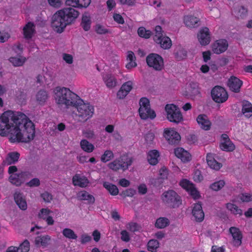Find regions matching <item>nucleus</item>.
<instances>
[{
    "label": "nucleus",
    "instance_id": "1",
    "mask_svg": "<svg viewBox=\"0 0 252 252\" xmlns=\"http://www.w3.org/2000/svg\"><path fill=\"white\" fill-rule=\"evenodd\" d=\"M0 135H9L11 142L27 143L35 136L34 125L23 113L8 110L0 117Z\"/></svg>",
    "mask_w": 252,
    "mask_h": 252
},
{
    "label": "nucleus",
    "instance_id": "2",
    "mask_svg": "<svg viewBox=\"0 0 252 252\" xmlns=\"http://www.w3.org/2000/svg\"><path fill=\"white\" fill-rule=\"evenodd\" d=\"M79 12L72 7H65L58 10L52 16L51 26L58 33L63 32L67 25L73 23Z\"/></svg>",
    "mask_w": 252,
    "mask_h": 252
},
{
    "label": "nucleus",
    "instance_id": "3",
    "mask_svg": "<svg viewBox=\"0 0 252 252\" xmlns=\"http://www.w3.org/2000/svg\"><path fill=\"white\" fill-rule=\"evenodd\" d=\"M54 97L57 104L60 107L74 106L79 97L69 89L57 87L54 90Z\"/></svg>",
    "mask_w": 252,
    "mask_h": 252
},
{
    "label": "nucleus",
    "instance_id": "4",
    "mask_svg": "<svg viewBox=\"0 0 252 252\" xmlns=\"http://www.w3.org/2000/svg\"><path fill=\"white\" fill-rule=\"evenodd\" d=\"M74 107L77 110V115L80 121L86 122L94 114V107L90 103L84 102L80 98Z\"/></svg>",
    "mask_w": 252,
    "mask_h": 252
},
{
    "label": "nucleus",
    "instance_id": "5",
    "mask_svg": "<svg viewBox=\"0 0 252 252\" xmlns=\"http://www.w3.org/2000/svg\"><path fill=\"white\" fill-rule=\"evenodd\" d=\"M8 173L10 174V182L16 186H19L26 180L31 176V173L28 171H18L15 166H10L8 168Z\"/></svg>",
    "mask_w": 252,
    "mask_h": 252
},
{
    "label": "nucleus",
    "instance_id": "6",
    "mask_svg": "<svg viewBox=\"0 0 252 252\" xmlns=\"http://www.w3.org/2000/svg\"><path fill=\"white\" fill-rule=\"evenodd\" d=\"M138 110L140 118L143 120L154 119L156 117L155 112L151 108L149 100L146 97L141 98L139 102Z\"/></svg>",
    "mask_w": 252,
    "mask_h": 252
},
{
    "label": "nucleus",
    "instance_id": "7",
    "mask_svg": "<svg viewBox=\"0 0 252 252\" xmlns=\"http://www.w3.org/2000/svg\"><path fill=\"white\" fill-rule=\"evenodd\" d=\"M166 118L170 122L178 124L183 120V115L179 108L173 104H167L165 107Z\"/></svg>",
    "mask_w": 252,
    "mask_h": 252
},
{
    "label": "nucleus",
    "instance_id": "8",
    "mask_svg": "<svg viewBox=\"0 0 252 252\" xmlns=\"http://www.w3.org/2000/svg\"><path fill=\"white\" fill-rule=\"evenodd\" d=\"M161 198L164 203L171 207H178L181 204L180 197L173 190L164 192Z\"/></svg>",
    "mask_w": 252,
    "mask_h": 252
},
{
    "label": "nucleus",
    "instance_id": "9",
    "mask_svg": "<svg viewBox=\"0 0 252 252\" xmlns=\"http://www.w3.org/2000/svg\"><path fill=\"white\" fill-rule=\"evenodd\" d=\"M146 62L149 67L157 71H160L164 67L163 59L157 54H149L146 58Z\"/></svg>",
    "mask_w": 252,
    "mask_h": 252
},
{
    "label": "nucleus",
    "instance_id": "10",
    "mask_svg": "<svg viewBox=\"0 0 252 252\" xmlns=\"http://www.w3.org/2000/svg\"><path fill=\"white\" fill-rule=\"evenodd\" d=\"M211 96L213 100L219 103H223L228 99V94L226 90L219 86L215 87L212 90Z\"/></svg>",
    "mask_w": 252,
    "mask_h": 252
},
{
    "label": "nucleus",
    "instance_id": "11",
    "mask_svg": "<svg viewBox=\"0 0 252 252\" xmlns=\"http://www.w3.org/2000/svg\"><path fill=\"white\" fill-rule=\"evenodd\" d=\"M163 136L170 145L177 144L181 140V136L174 128L168 127L164 129Z\"/></svg>",
    "mask_w": 252,
    "mask_h": 252
},
{
    "label": "nucleus",
    "instance_id": "12",
    "mask_svg": "<svg viewBox=\"0 0 252 252\" xmlns=\"http://www.w3.org/2000/svg\"><path fill=\"white\" fill-rule=\"evenodd\" d=\"M132 161L131 158H122L121 160L116 159L108 164V167L114 170L117 171L120 169L125 170L131 164Z\"/></svg>",
    "mask_w": 252,
    "mask_h": 252
},
{
    "label": "nucleus",
    "instance_id": "13",
    "mask_svg": "<svg viewBox=\"0 0 252 252\" xmlns=\"http://www.w3.org/2000/svg\"><path fill=\"white\" fill-rule=\"evenodd\" d=\"M197 37L201 45H208L211 40V35L209 29L207 27L200 29L197 34Z\"/></svg>",
    "mask_w": 252,
    "mask_h": 252
},
{
    "label": "nucleus",
    "instance_id": "14",
    "mask_svg": "<svg viewBox=\"0 0 252 252\" xmlns=\"http://www.w3.org/2000/svg\"><path fill=\"white\" fill-rule=\"evenodd\" d=\"M228 42L226 39H220L217 40L211 45L213 52L216 54L224 53L227 49Z\"/></svg>",
    "mask_w": 252,
    "mask_h": 252
},
{
    "label": "nucleus",
    "instance_id": "15",
    "mask_svg": "<svg viewBox=\"0 0 252 252\" xmlns=\"http://www.w3.org/2000/svg\"><path fill=\"white\" fill-rule=\"evenodd\" d=\"M102 77L103 81L107 88L112 89L117 86V79L114 74L107 72L104 73Z\"/></svg>",
    "mask_w": 252,
    "mask_h": 252
},
{
    "label": "nucleus",
    "instance_id": "16",
    "mask_svg": "<svg viewBox=\"0 0 252 252\" xmlns=\"http://www.w3.org/2000/svg\"><path fill=\"white\" fill-rule=\"evenodd\" d=\"M134 82L132 81H128L122 85L120 90L117 93V97L119 99L124 98L131 91L133 88Z\"/></svg>",
    "mask_w": 252,
    "mask_h": 252
},
{
    "label": "nucleus",
    "instance_id": "17",
    "mask_svg": "<svg viewBox=\"0 0 252 252\" xmlns=\"http://www.w3.org/2000/svg\"><path fill=\"white\" fill-rule=\"evenodd\" d=\"M220 147L222 150L227 152L232 151L235 148V145L226 134H222Z\"/></svg>",
    "mask_w": 252,
    "mask_h": 252
},
{
    "label": "nucleus",
    "instance_id": "18",
    "mask_svg": "<svg viewBox=\"0 0 252 252\" xmlns=\"http://www.w3.org/2000/svg\"><path fill=\"white\" fill-rule=\"evenodd\" d=\"M174 154L176 157L180 159L184 163L189 162L192 158L191 154L183 148H177L174 150Z\"/></svg>",
    "mask_w": 252,
    "mask_h": 252
},
{
    "label": "nucleus",
    "instance_id": "19",
    "mask_svg": "<svg viewBox=\"0 0 252 252\" xmlns=\"http://www.w3.org/2000/svg\"><path fill=\"white\" fill-rule=\"evenodd\" d=\"M192 214L197 221L201 222L204 218V213L200 202L195 203L192 206Z\"/></svg>",
    "mask_w": 252,
    "mask_h": 252
},
{
    "label": "nucleus",
    "instance_id": "20",
    "mask_svg": "<svg viewBox=\"0 0 252 252\" xmlns=\"http://www.w3.org/2000/svg\"><path fill=\"white\" fill-rule=\"evenodd\" d=\"M229 231L233 238V244L236 247L240 246L242 243V234L239 229L236 227H231Z\"/></svg>",
    "mask_w": 252,
    "mask_h": 252
},
{
    "label": "nucleus",
    "instance_id": "21",
    "mask_svg": "<svg viewBox=\"0 0 252 252\" xmlns=\"http://www.w3.org/2000/svg\"><path fill=\"white\" fill-rule=\"evenodd\" d=\"M199 21V18L190 14L185 15L183 18L184 24L186 27L189 28L197 27Z\"/></svg>",
    "mask_w": 252,
    "mask_h": 252
},
{
    "label": "nucleus",
    "instance_id": "22",
    "mask_svg": "<svg viewBox=\"0 0 252 252\" xmlns=\"http://www.w3.org/2000/svg\"><path fill=\"white\" fill-rule=\"evenodd\" d=\"M196 121L199 126L202 129L208 130L210 129L211 122L206 115L204 114L199 115L196 118Z\"/></svg>",
    "mask_w": 252,
    "mask_h": 252
},
{
    "label": "nucleus",
    "instance_id": "23",
    "mask_svg": "<svg viewBox=\"0 0 252 252\" xmlns=\"http://www.w3.org/2000/svg\"><path fill=\"white\" fill-rule=\"evenodd\" d=\"M52 212L47 208H43L40 210L38 213V217L45 220L49 225H53L54 220L52 217Z\"/></svg>",
    "mask_w": 252,
    "mask_h": 252
},
{
    "label": "nucleus",
    "instance_id": "24",
    "mask_svg": "<svg viewBox=\"0 0 252 252\" xmlns=\"http://www.w3.org/2000/svg\"><path fill=\"white\" fill-rule=\"evenodd\" d=\"M242 84V81L235 76H231L229 79L227 83L230 90L235 93L239 92Z\"/></svg>",
    "mask_w": 252,
    "mask_h": 252
},
{
    "label": "nucleus",
    "instance_id": "25",
    "mask_svg": "<svg viewBox=\"0 0 252 252\" xmlns=\"http://www.w3.org/2000/svg\"><path fill=\"white\" fill-rule=\"evenodd\" d=\"M72 183L75 186L85 188L88 186L89 181L85 176L76 174L72 178Z\"/></svg>",
    "mask_w": 252,
    "mask_h": 252
},
{
    "label": "nucleus",
    "instance_id": "26",
    "mask_svg": "<svg viewBox=\"0 0 252 252\" xmlns=\"http://www.w3.org/2000/svg\"><path fill=\"white\" fill-rule=\"evenodd\" d=\"M232 202H229L225 204L227 210L234 215L240 216L243 214V211L239 208L234 202L239 201L238 199L234 198L231 200Z\"/></svg>",
    "mask_w": 252,
    "mask_h": 252
},
{
    "label": "nucleus",
    "instance_id": "27",
    "mask_svg": "<svg viewBox=\"0 0 252 252\" xmlns=\"http://www.w3.org/2000/svg\"><path fill=\"white\" fill-rule=\"evenodd\" d=\"M155 41L164 49H169L172 46L171 39L166 36H162L158 38L154 37Z\"/></svg>",
    "mask_w": 252,
    "mask_h": 252
},
{
    "label": "nucleus",
    "instance_id": "28",
    "mask_svg": "<svg viewBox=\"0 0 252 252\" xmlns=\"http://www.w3.org/2000/svg\"><path fill=\"white\" fill-rule=\"evenodd\" d=\"M206 160L209 167L216 170H219L222 166L220 163L218 162L214 158V155L209 153L207 155Z\"/></svg>",
    "mask_w": 252,
    "mask_h": 252
},
{
    "label": "nucleus",
    "instance_id": "29",
    "mask_svg": "<svg viewBox=\"0 0 252 252\" xmlns=\"http://www.w3.org/2000/svg\"><path fill=\"white\" fill-rule=\"evenodd\" d=\"M91 3V0H67L68 5L75 7H87Z\"/></svg>",
    "mask_w": 252,
    "mask_h": 252
},
{
    "label": "nucleus",
    "instance_id": "30",
    "mask_svg": "<svg viewBox=\"0 0 252 252\" xmlns=\"http://www.w3.org/2000/svg\"><path fill=\"white\" fill-rule=\"evenodd\" d=\"M159 153L156 150H150L147 154V160L148 162L152 165H156L158 162Z\"/></svg>",
    "mask_w": 252,
    "mask_h": 252
},
{
    "label": "nucleus",
    "instance_id": "31",
    "mask_svg": "<svg viewBox=\"0 0 252 252\" xmlns=\"http://www.w3.org/2000/svg\"><path fill=\"white\" fill-rule=\"evenodd\" d=\"M14 200L19 206L22 210H26L27 208V202L22 195L19 192L16 191L14 194Z\"/></svg>",
    "mask_w": 252,
    "mask_h": 252
},
{
    "label": "nucleus",
    "instance_id": "32",
    "mask_svg": "<svg viewBox=\"0 0 252 252\" xmlns=\"http://www.w3.org/2000/svg\"><path fill=\"white\" fill-rule=\"evenodd\" d=\"M136 58L134 54L132 51H128L126 55V67L127 69H131L137 66Z\"/></svg>",
    "mask_w": 252,
    "mask_h": 252
},
{
    "label": "nucleus",
    "instance_id": "33",
    "mask_svg": "<svg viewBox=\"0 0 252 252\" xmlns=\"http://www.w3.org/2000/svg\"><path fill=\"white\" fill-rule=\"evenodd\" d=\"M34 32V26L31 22H29L23 28V34L26 39L31 38Z\"/></svg>",
    "mask_w": 252,
    "mask_h": 252
},
{
    "label": "nucleus",
    "instance_id": "34",
    "mask_svg": "<svg viewBox=\"0 0 252 252\" xmlns=\"http://www.w3.org/2000/svg\"><path fill=\"white\" fill-rule=\"evenodd\" d=\"M77 197L81 200H85L88 203L93 204L94 202V197L85 190H82L77 193Z\"/></svg>",
    "mask_w": 252,
    "mask_h": 252
},
{
    "label": "nucleus",
    "instance_id": "35",
    "mask_svg": "<svg viewBox=\"0 0 252 252\" xmlns=\"http://www.w3.org/2000/svg\"><path fill=\"white\" fill-rule=\"evenodd\" d=\"M91 17L89 13H85L82 17L81 26L85 31H88L91 28Z\"/></svg>",
    "mask_w": 252,
    "mask_h": 252
},
{
    "label": "nucleus",
    "instance_id": "36",
    "mask_svg": "<svg viewBox=\"0 0 252 252\" xmlns=\"http://www.w3.org/2000/svg\"><path fill=\"white\" fill-rule=\"evenodd\" d=\"M20 155L17 152H11L9 153L5 159L3 161L5 165H10L15 163L18 161Z\"/></svg>",
    "mask_w": 252,
    "mask_h": 252
},
{
    "label": "nucleus",
    "instance_id": "37",
    "mask_svg": "<svg viewBox=\"0 0 252 252\" xmlns=\"http://www.w3.org/2000/svg\"><path fill=\"white\" fill-rule=\"evenodd\" d=\"M233 14L237 18H244L248 14V9L244 6L236 7L233 11Z\"/></svg>",
    "mask_w": 252,
    "mask_h": 252
},
{
    "label": "nucleus",
    "instance_id": "38",
    "mask_svg": "<svg viewBox=\"0 0 252 252\" xmlns=\"http://www.w3.org/2000/svg\"><path fill=\"white\" fill-rule=\"evenodd\" d=\"M48 98V94L45 91H39L36 95V100L37 103L41 105H43L46 102Z\"/></svg>",
    "mask_w": 252,
    "mask_h": 252
},
{
    "label": "nucleus",
    "instance_id": "39",
    "mask_svg": "<svg viewBox=\"0 0 252 252\" xmlns=\"http://www.w3.org/2000/svg\"><path fill=\"white\" fill-rule=\"evenodd\" d=\"M80 145L83 151L88 153L92 152L94 149V145L86 139L81 140Z\"/></svg>",
    "mask_w": 252,
    "mask_h": 252
},
{
    "label": "nucleus",
    "instance_id": "40",
    "mask_svg": "<svg viewBox=\"0 0 252 252\" xmlns=\"http://www.w3.org/2000/svg\"><path fill=\"white\" fill-rule=\"evenodd\" d=\"M242 112L247 118L252 116V104L249 102L246 101L243 103Z\"/></svg>",
    "mask_w": 252,
    "mask_h": 252
},
{
    "label": "nucleus",
    "instance_id": "41",
    "mask_svg": "<svg viewBox=\"0 0 252 252\" xmlns=\"http://www.w3.org/2000/svg\"><path fill=\"white\" fill-rule=\"evenodd\" d=\"M26 60V58L22 56L12 57L9 59L10 62L15 66H22Z\"/></svg>",
    "mask_w": 252,
    "mask_h": 252
},
{
    "label": "nucleus",
    "instance_id": "42",
    "mask_svg": "<svg viewBox=\"0 0 252 252\" xmlns=\"http://www.w3.org/2000/svg\"><path fill=\"white\" fill-rule=\"evenodd\" d=\"M103 187L112 195H116L119 193V189L117 186L108 182L103 183Z\"/></svg>",
    "mask_w": 252,
    "mask_h": 252
},
{
    "label": "nucleus",
    "instance_id": "43",
    "mask_svg": "<svg viewBox=\"0 0 252 252\" xmlns=\"http://www.w3.org/2000/svg\"><path fill=\"white\" fill-rule=\"evenodd\" d=\"M50 240V236L48 235H46L36 237L35 240V244L38 247H45L48 244Z\"/></svg>",
    "mask_w": 252,
    "mask_h": 252
},
{
    "label": "nucleus",
    "instance_id": "44",
    "mask_svg": "<svg viewBox=\"0 0 252 252\" xmlns=\"http://www.w3.org/2000/svg\"><path fill=\"white\" fill-rule=\"evenodd\" d=\"M159 247V243L155 239L150 240L147 244L148 250L151 252H157Z\"/></svg>",
    "mask_w": 252,
    "mask_h": 252
},
{
    "label": "nucleus",
    "instance_id": "45",
    "mask_svg": "<svg viewBox=\"0 0 252 252\" xmlns=\"http://www.w3.org/2000/svg\"><path fill=\"white\" fill-rule=\"evenodd\" d=\"M169 220L166 218H159L157 220L155 223V226L158 228H163L168 225Z\"/></svg>",
    "mask_w": 252,
    "mask_h": 252
},
{
    "label": "nucleus",
    "instance_id": "46",
    "mask_svg": "<svg viewBox=\"0 0 252 252\" xmlns=\"http://www.w3.org/2000/svg\"><path fill=\"white\" fill-rule=\"evenodd\" d=\"M62 234L65 238L68 239H76L77 235L75 233L73 230L70 228H64L62 231Z\"/></svg>",
    "mask_w": 252,
    "mask_h": 252
},
{
    "label": "nucleus",
    "instance_id": "47",
    "mask_svg": "<svg viewBox=\"0 0 252 252\" xmlns=\"http://www.w3.org/2000/svg\"><path fill=\"white\" fill-rule=\"evenodd\" d=\"M114 158V154L111 150H106L102 155L100 160L103 162H106L110 161Z\"/></svg>",
    "mask_w": 252,
    "mask_h": 252
},
{
    "label": "nucleus",
    "instance_id": "48",
    "mask_svg": "<svg viewBox=\"0 0 252 252\" xmlns=\"http://www.w3.org/2000/svg\"><path fill=\"white\" fill-rule=\"evenodd\" d=\"M225 182L223 180H219L216 181L210 186V188L214 191H218L221 189L224 186Z\"/></svg>",
    "mask_w": 252,
    "mask_h": 252
},
{
    "label": "nucleus",
    "instance_id": "49",
    "mask_svg": "<svg viewBox=\"0 0 252 252\" xmlns=\"http://www.w3.org/2000/svg\"><path fill=\"white\" fill-rule=\"evenodd\" d=\"M179 184L180 186L185 189L187 192L194 185L190 181L186 179L181 180Z\"/></svg>",
    "mask_w": 252,
    "mask_h": 252
},
{
    "label": "nucleus",
    "instance_id": "50",
    "mask_svg": "<svg viewBox=\"0 0 252 252\" xmlns=\"http://www.w3.org/2000/svg\"><path fill=\"white\" fill-rule=\"evenodd\" d=\"M188 193L192 197L194 200L198 199L201 198V194L200 192L194 185L188 191Z\"/></svg>",
    "mask_w": 252,
    "mask_h": 252
},
{
    "label": "nucleus",
    "instance_id": "51",
    "mask_svg": "<svg viewBox=\"0 0 252 252\" xmlns=\"http://www.w3.org/2000/svg\"><path fill=\"white\" fill-rule=\"evenodd\" d=\"M138 34L141 37L149 38L152 35V32L146 30L144 27H140L138 30Z\"/></svg>",
    "mask_w": 252,
    "mask_h": 252
},
{
    "label": "nucleus",
    "instance_id": "52",
    "mask_svg": "<svg viewBox=\"0 0 252 252\" xmlns=\"http://www.w3.org/2000/svg\"><path fill=\"white\" fill-rule=\"evenodd\" d=\"M192 179L195 182H201L203 180V176L201 171L198 169L194 170L192 174Z\"/></svg>",
    "mask_w": 252,
    "mask_h": 252
},
{
    "label": "nucleus",
    "instance_id": "53",
    "mask_svg": "<svg viewBox=\"0 0 252 252\" xmlns=\"http://www.w3.org/2000/svg\"><path fill=\"white\" fill-rule=\"evenodd\" d=\"M175 54L176 58L179 60H181L186 56L187 52L184 48L180 47L177 49Z\"/></svg>",
    "mask_w": 252,
    "mask_h": 252
},
{
    "label": "nucleus",
    "instance_id": "54",
    "mask_svg": "<svg viewBox=\"0 0 252 252\" xmlns=\"http://www.w3.org/2000/svg\"><path fill=\"white\" fill-rule=\"evenodd\" d=\"M83 135L88 139H94L95 138V133L93 129L91 128L85 129L83 130Z\"/></svg>",
    "mask_w": 252,
    "mask_h": 252
},
{
    "label": "nucleus",
    "instance_id": "55",
    "mask_svg": "<svg viewBox=\"0 0 252 252\" xmlns=\"http://www.w3.org/2000/svg\"><path fill=\"white\" fill-rule=\"evenodd\" d=\"M19 252H28L30 250V243L26 240L18 248Z\"/></svg>",
    "mask_w": 252,
    "mask_h": 252
},
{
    "label": "nucleus",
    "instance_id": "56",
    "mask_svg": "<svg viewBox=\"0 0 252 252\" xmlns=\"http://www.w3.org/2000/svg\"><path fill=\"white\" fill-rule=\"evenodd\" d=\"M240 199L242 202L251 201L252 200V194L248 193H242L240 197Z\"/></svg>",
    "mask_w": 252,
    "mask_h": 252
},
{
    "label": "nucleus",
    "instance_id": "57",
    "mask_svg": "<svg viewBox=\"0 0 252 252\" xmlns=\"http://www.w3.org/2000/svg\"><path fill=\"white\" fill-rule=\"evenodd\" d=\"M95 31L98 34H105L108 32V30L103 26L97 24L95 27Z\"/></svg>",
    "mask_w": 252,
    "mask_h": 252
},
{
    "label": "nucleus",
    "instance_id": "58",
    "mask_svg": "<svg viewBox=\"0 0 252 252\" xmlns=\"http://www.w3.org/2000/svg\"><path fill=\"white\" fill-rule=\"evenodd\" d=\"M49 4L54 7H59L62 4V0H48Z\"/></svg>",
    "mask_w": 252,
    "mask_h": 252
},
{
    "label": "nucleus",
    "instance_id": "59",
    "mask_svg": "<svg viewBox=\"0 0 252 252\" xmlns=\"http://www.w3.org/2000/svg\"><path fill=\"white\" fill-rule=\"evenodd\" d=\"M113 18L114 21L119 24H123L125 23V20L122 16L119 14L114 13L113 15Z\"/></svg>",
    "mask_w": 252,
    "mask_h": 252
},
{
    "label": "nucleus",
    "instance_id": "60",
    "mask_svg": "<svg viewBox=\"0 0 252 252\" xmlns=\"http://www.w3.org/2000/svg\"><path fill=\"white\" fill-rule=\"evenodd\" d=\"M159 173L161 179H164L167 178L168 172L166 167L164 166L161 167L159 171Z\"/></svg>",
    "mask_w": 252,
    "mask_h": 252
},
{
    "label": "nucleus",
    "instance_id": "61",
    "mask_svg": "<svg viewBox=\"0 0 252 252\" xmlns=\"http://www.w3.org/2000/svg\"><path fill=\"white\" fill-rule=\"evenodd\" d=\"M9 34L5 32H0V42H4L9 38Z\"/></svg>",
    "mask_w": 252,
    "mask_h": 252
},
{
    "label": "nucleus",
    "instance_id": "62",
    "mask_svg": "<svg viewBox=\"0 0 252 252\" xmlns=\"http://www.w3.org/2000/svg\"><path fill=\"white\" fill-rule=\"evenodd\" d=\"M63 58L68 64H71L73 63V57L71 55L64 53L63 55Z\"/></svg>",
    "mask_w": 252,
    "mask_h": 252
},
{
    "label": "nucleus",
    "instance_id": "63",
    "mask_svg": "<svg viewBox=\"0 0 252 252\" xmlns=\"http://www.w3.org/2000/svg\"><path fill=\"white\" fill-rule=\"evenodd\" d=\"M139 226L134 222H130L127 225V228L131 231H136L139 230Z\"/></svg>",
    "mask_w": 252,
    "mask_h": 252
},
{
    "label": "nucleus",
    "instance_id": "64",
    "mask_svg": "<svg viewBox=\"0 0 252 252\" xmlns=\"http://www.w3.org/2000/svg\"><path fill=\"white\" fill-rule=\"evenodd\" d=\"M135 193L136 191L135 189L130 188L124 191L123 192V194L124 196L132 197L135 194Z\"/></svg>",
    "mask_w": 252,
    "mask_h": 252
}]
</instances>
